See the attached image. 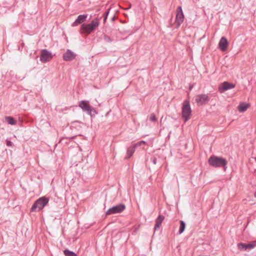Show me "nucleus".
Returning <instances> with one entry per match:
<instances>
[{
    "instance_id": "obj_9",
    "label": "nucleus",
    "mask_w": 256,
    "mask_h": 256,
    "mask_svg": "<svg viewBox=\"0 0 256 256\" xmlns=\"http://www.w3.org/2000/svg\"><path fill=\"white\" fill-rule=\"evenodd\" d=\"M235 87V84L232 83H230L227 82H224L220 84L218 87V91L220 93H222L226 90L230 89L233 88Z\"/></svg>"
},
{
    "instance_id": "obj_16",
    "label": "nucleus",
    "mask_w": 256,
    "mask_h": 256,
    "mask_svg": "<svg viewBox=\"0 0 256 256\" xmlns=\"http://www.w3.org/2000/svg\"><path fill=\"white\" fill-rule=\"evenodd\" d=\"M164 218V216H159L156 220L155 229L159 228Z\"/></svg>"
},
{
    "instance_id": "obj_23",
    "label": "nucleus",
    "mask_w": 256,
    "mask_h": 256,
    "mask_svg": "<svg viewBox=\"0 0 256 256\" xmlns=\"http://www.w3.org/2000/svg\"><path fill=\"white\" fill-rule=\"evenodd\" d=\"M6 145L9 146H12V143L10 141L7 140Z\"/></svg>"
},
{
    "instance_id": "obj_6",
    "label": "nucleus",
    "mask_w": 256,
    "mask_h": 256,
    "mask_svg": "<svg viewBox=\"0 0 256 256\" xmlns=\"http://www.w3.org/2000/svg\"><path fill=\"white\" fill-rule=\"evenodd\" d=\"M53 58L52 54L46 50H43L41 51L40 60L42 62H46L50 61Z\"/></svg>"
},
{
    "instance_id": "obj_13",
    "label": "nucleus",
    "mask_w": 256,
    "mask_h": 256,
    "mask_svg": "<svg viewBox=\"0 0 256 256\" xmlns=\"http://www.w3.org/2000/svg\"><path fill=\"white\" fill-rule=\"evenodd\" d=\"M76 55L70 50H68L63 55V58L64 60L70 61L74 60Z\"/></svg>"
},
{
    "instance_id": "obj_22",
    "label": "nucleus",
    "mask_w": 256,
    "mask_h": 256,
    "mask_svg": "<svg viewBox=\"0 0 256 256\" xmlns=\"http://www.w3.org/2000/svg\"><path fill=\"white\" fill-rule=\"evenodd\" d=\"M146 144V142L142 140V141L139 142L138 143L134 145V146H135V148H136L137 146H141L142 144Z\"/></svg>"
},
{
    "instance_id": "obj_24",
    "label": "nucleus",
    "mask_w": 256,
    "mask_h": 256,
    "mask_svg": "<svg viewBox=\"0 0 256 256\" xmlns=\"http://www.w3.org/2000/svg\"><path fill=\"white\" fill-rule=\"evenodd\" d=\"M108 12H106V16L104 18V22H106V18H107V16H108Z\"/></svg>"
},
{
    "instance_id": "obj_18",
    "label": "nucleus",
    "mask_w": 256,
    "mask_h": 256,
    "mask_svg": "<svg viewBox=\"0 0 256 256\" xmlns=\"http://www.w3.org/2000/svg\"><path fill=\"white\" fill-rule=\"evenodd\" d=\"M136 148L134 146H133L130 147L127 150V154L128 155V158H130L135 151Z\"/></svg>"
},
{
    "instance_id": "obj_2",
    "label": "nucleus",
    "mask_w": 256,
    "mask_h": 256,
    "mask_svg": "<svg viewBox=\"0 0 256 256\" xmlns=\"http://www.w3.org/2000/svg\"><path fill=\"white\" fill-rule=\"evenodd\" d=\"M48 200V198L46 196L38 198L32 205L30 211L34 212H36V209H38V210H42L47 204Z\"/></svg>"
},
{
    "instance_id": "obj_15",
    "label": "nucleus",
    "mask_w": 256,
    "mask_h": 256,
    "mask_svg": "<svg viewBox=\"0 0 256 256\" xmlns=\"http://www.w3.org/2000/svg\"><path fill=\"white\" fill-rule=\"evenodd\" d=\"M250 107V104L248 103H245V102H241L240 104L238 106V110L240 112H242L247 110L248 108Z\"/></svg>"
},
{
    "instance_id": "obj_12",
    "label": "nucleus",
    "mask_w": 256,
    "mask_h": 256,
    "mask_svg": "<svg viewBox=\"0 0 256 256\" xmlns=\"http://www.w3.org/2000/svg\"><path fill=\"white\" fill-rule=\"evenodd\" d=\"M218 46L221 50H226L228 46V42L225 37H222L219 42Z\"/></svg>"
},
{
    "instance_id": "obj_11",
    "label": "nucleus",
    "mask_w": 256,
    "mask_h": 256,
    "mask_svg": "<svg viewBox=\"0 0 256 256\" xmlns=\"http://www.w3.org/2000/svg\"><path fill=\"white\" fill-rule=\"evenodd\" d=\"M256 246V242H254L252 244H245L244 243H240L238 244V248L240 250H246L247 249H252Z\"/></svg>"
},
{
    "instance_id": "obj_10",
    "label": "nucleus",
    "mask_w": 256,
    "mask_h": 256,
    "mask_svg": "<svg viewBox=\"0 0 256 256\" xmlns=\"http://www.w3.org/2000/svg\"><path fill=\"white\" fill-rule=\"evenodd\" d=\"M79 106L84 111L87 112L89 114L92 112V108L90 106L88 102L83 100L80 102Z\"/></svg>"
},
{
    "instance_id": "obj_4",
    "label": "nucleus",
    "mask_w": 256,
    "mask_h": 256,
    "mask_svg": "<svg viewBox=\"0 0 256 256\" xmlns=\"http://www.w3.org/2000/svg\"><path fill=\"white\" fill-rule=\"evenodd\" d=\"M191 113L192 110L189 102L188 100L184 101L182 108V117L185 122L190 118Z\"/></svg>"
},
{
    "instance_id": "obj_8",
    "label": "nucleus",
    "mask_w": 256,
    "mask_h": 256,
    "mask_svg": "<svg viewBox=\"0 0 256 256\" xmlns=\"http://www.w3.org/2000/svg\"><path fill=\"white\" fill-rule=\"evenodd\" d=\"M184 14L182 12V8L181 6H178L176 10V23L177 27H178L180 24L184 22Z\"/></svg>"
},
{
    "instance_id": "obj_17",
    "label": "nucleus",
    "mask_w": 256,
    "mask_h": 256,
    "mask_svg": "<svg viewBox=\"0 0 256 256\" xmlns=\"http://www.w3.org/2000/svg\"><path fill=\"white\" fill-rule=\"evenodd\" d=\"M6 121L10 124L14 125L16 124V121L12 116H6Z\"/></svg>"
},
{
    "instance_id": "obj_7",
    "label": "nucleus",
    "mask_w": 256,
    "mask_h": 256,
    "mask_svg": "<svg viewBox=\"0 0 256 256\" xmlns=\"http://www.w3.org/2000/svg\"><path fill=\"white\" fill-rule=\"evenodd\" d=\"M210 100V98L207 94H200L196 96L195 101L198 106H202L207 103Z\"/></svg>"
},
{
    "instance_id": "obj_21",
    "label": "nucleus",
    "mask_w": 256,
    "mask_h": 256,
    "mask_svg": "<svg viewBox=\"0 0 256 256\" xmlns=\"http://www.w3.org/2000/svg\"><path fill=\"white\" fill-rule=\"evenodd\" d=\"M148 118L152 122H155L157 120V118L154 114H152L150 115Z\"/></svg>"
},
{
    "instance_id": "obj_19",
    "label": "nucleus",
    "mask_w": 256,
    "mask_h": 256,
    "mask_svg": "<svg viewBox=\"0 0 256 256\" xmlns=\"http://www.w3.org/2000/svg\"><path fill=\"white\" fill-rule=\"evenodd\" d=\"M186 228V224L182 220L180 221V229H179V234H181L182 233Z\"/></svg>"
},
{
    "instance_id": "obj_3",
    "label": "nucleus",
    "mask_w": 256,
    "mask_h": 256,
    "mask_svg": "<svg viewBox=\"0 0 256 256\" xmlns=\"http://www.w3.org/2000/svg\"><path fill=\"white\" fill-rule=\"evenodd\" d=\"M208 162L210 166L214 167L225 166L227 164L225 159L214 156H210Z\"/></svg>"
},
{
    "instance_id": "obj_20",
    "label": "nucleus",
    "mask_w": 256,
    "mask_h": 256,
    "mask_svg": "<svg viewBox=\"0 0 256 256\" xmlns=\"http://www.w3.org/2000/svg\"><path fill=\"white\" fill-rule=\"evenodd\" d=\"M64 253L66 256H77L74 252L68 250H64Z\"/></svg>"
},
{
    "instance_id": "obj_1",
    "label": "nucleus",
    "mask_w": 256,
    "mask_h": 256,
    "mask_svg": "<svg viewBox=\"0 0 256 256\" xmlns=\"http://www.w3.org/2000/svg\"><path fill=\"white\" fill-rule=\"evenodd\" d=\"M100 24V20L98 18H95L89 24H82L81 26L80 31L82 33L87 36L94 30Z\"/></svg>"
},
{
    "instance_id": "obj_5",
    "label": "nucleus",
    "mask_w": 256,
    "mask_h": 256,
    "mask_svg": "<svg viewBox=\"0 0 256 256\" xmlns=\"http://www.w3.org/2000/svg\"><path fill=\"white\" fill-rule=\"evenodd\" d=\"M125 208L126 206L123 204L117 205L108 210L106 212V214L110 215L112 214L122 212L125 209Z\"/></svg>"
},
{
    "instance_id": "obj_14",
    "label": "nucleus",
    "mask_w": 256,
    "mask_h": 256,
    "mask_svg": "<svg viewBox=\"0 0 256 256\" xmlns=\"http://www.w3.org/2000/svg\"><path fill=\"white\" fill-rule=\"evenodd\" d=\"M86 18L87 15L84 14L78 16L76 20L72 24V26H76L79 24H82L86 20Z\"/></svg>"
}]
</instances>
